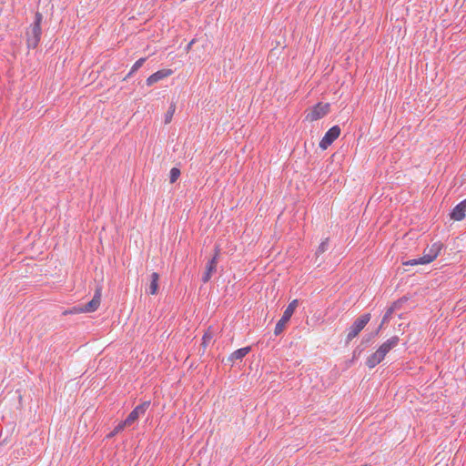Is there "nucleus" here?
Returning a JSON list of instances; mask_svg holds the SVG:
<instances>
[{
  "mask_svg": "<svg viewBox=\"0 0 466 466\" xmlns=\"http://www.w3.org/2000/svg\"><path fill=\"white\" fill-rule=\"evenodd\" d=\"M41 22H42V15L37 12L35 14L34 24L30 26L29 30L26 33L27 46L29 48H35L41 39V35H42Z\"/></svg>",
  "mask_w": 466,
  "mask_h": 466,
  "instance_id": "7ed1b4c3",
  "label": "nucleus"
},
{
  "mask_svg": "<svg viewBox=\"0 0 466 466\" xmlns=\"http://www.w3.org/2000/svg\"><path fill=\"white\" fill-rule=\"evenodd\" d=\"M150 405V401H144L140 405L137 406L124 420V424L131 426L134 424L140 416L144 415Z\"/></svg>",
  "mask_w": 466,
  "mask_h": 466,
  "instance_id": "6e6552de",
  "label": "nucleus"
},
{
  "mask_svg": "<svg viewBox=\"0 0 466 466\" xmlns=\"http://www.w3.org/2000/svg\"><path fill=\"white\" fill-rule=\"evenodd\" d=\"M250 350H251L250 347H244V348L235 350L229 356V360L235 361V360H242L250 351Z\"/></svg>",
  "mask_w": 466,
  "mask_h": 466,
  "instance_id": "4468645a",
  "label": "nucleus"
},
{
  "mask_svg": "<svg viewBox=\"0 0 466 466\" xmlns=\"http://www.w3.org/2000/svg\"><path fill=\"white\" fill-rule=\"evenodd\" d=\"M441 249V245L440 243H434L428 250H425L422 257L419 258L410 259L403 263L406 266H416V265H425L432 262L439 255Z\"/></svg>",
  "mask_w": 466,
  "mask_h": 466,
  "instance_id": "f03ea898",
  "label": "nucleus"
},
{
  "mask_svg": "<svg viewBox=\"0 0 466 466\" xmlns=\"http://www.w3.org/2000/svg\"><path fill=\"white\" fill-rule=\"evenodd\" d=\"M194 43H195V40H194V39H193V40H191V41L188 43L187 46V50H189V49L191 48V46H192V45H193Z\"/></svg>",
  "mask_w": 466,
  "mask_h": 466,
  "instance_id": "4be33fe9",
  "label": "nucleus"
},
{
  "mask_svg": "<svg viewBox=\"0 0 466 466\" xmlns=\"http://www.w3.org/2000/svg\"><path fill=\"white\" fill-rule=\"evenodd\" d=\"M339 134L340 128L338 126H334L331 128H329L320 140L319 147L322 149H326L339 137Z\"/></svg>",
  "mask_w": 466,
  "mask_h": 466,
  "instance_id": "1a4fd4ad",
  "label": "nucleus"
},
{
  "mask_svg": "<svg viewBox=\"0 0 466 466\" xmlns=\"http://www.w3.org/2000/svg\"><path fill=\"white\" fill-rule=\"evenodd\" d=\"M400 339L398 336H393L387 339L380 348L366 360V365L370 369H373L380 364L385 356L399 344Z\"/></svg>",
  "mask_w": 466,
  "mask_h": 466,
  "instance_id": "f257e3e1",
  "label": "nucleus"
},
{
  "mask_svg": "<svg viewBox=\"0 0 466 466\" xmlns=\"http://www.w3.org/2000/svg\"><path fill=\"white\" fill-rule=\"evenodd\" d=\"M172 74H173L172 69L166 68V69L158 70L156 73L149 76L147 78L146 83L148 86H151L154 84L159 82L160 80L171 76Z\"/></svg>",
  "mask_w": 466,
  "mask_h": 466,
  "instance_id": "9b49d317",
  "label": "nucleus"
},
{
  "mask_svg": "<svg viewBox=\"0 0 466 466\" xmlns=\"http://www.w3.org/2000/svg\"><path fill=\"white\" fill-rule=\"evenodd\" d=\"M329 103H318L307 114L306 119L313 122L325 116L329 111Z\"/></svg>",
  "mask_w": 466,
  "mask_h": 466,
  "instance_id": "0eeeda50",
  "label": "nucleus"
},
{
  "mask_svg": "<svg viewBox=\"0 0 466 466\" xmlns=\"http://www.w3.org/2000/svg\"><path fill=\"white\" fill-rule=\"evenodd\" d=\"M145 61H146V58H139L137 61H136V63L132 66L129 73L127 75V76L124 78V80L130 77L137 70H138L143 66Z\"/></svg>",
  "mask_w": 466,
  "mask_h": 466,
  "instance_id": "dca6fc26",
  "label": "nucleus"
},
{
  "mask_svg": "<svg viewBox=\"0 0 466 466\" xmlns=\"http://www.w3.org/2000/svg\"><path fill=\"white\" fill-rule=\"evenodd\" d=\"M158 281L159 275L157 272H153L150 276V283L148 287V293L151 295H155L158 291Z\"/></svg>",
  "mask_w": 466,
  "mask_h": 466,
  "instance_id": "ddd939ff",
  "label": "nucleus"
},
{
  "mask_svg": "<svg viewBox=\"0 0 466 466\" xmlns=\"http://www.w3.org/2000/svg\"><path fill=\"white\" fill-rule=\"evenodd\" d=\"M393 311H394V307L393 306L388 309V310L386 311L385 315L382 318V321H381L380 326L379 327L378 330L376 331V335L379 333V331L381 329L382 325L385 324L388 321V319H390V317L391 316Z\"/></svg>",
  "mask_w": 466,
  "mask_h": 466,
  "instance_id": "aec40b11",
  "label": "nucleus"
},
{
  "mask_svg": "<svg viewBox=\"0 0 466 466\" xmlns=\"http://www.w3.org/2000/svg\"><path fill=\"white\" fill-rule=\"evenodd\" d=\"M126 427H127V424H124V420L119 422L115 429L106 436L108 439L114 437L118 432L122 431Z\"/></svg>",
  "mask_w": 466,
  "mask_h": 466,
  "instance_id": "f3484780",
  "label": "nucleus"
},
{
  "mask_svg": "<svg viewBox=\"0 0 466 466\" xmlns=\"http://www.w3.org/2000/svg\"><path fill=\"white\" fill-rule=\"evenodd\" d=\"M175 110H176V106L174 104H172L168 110L167 111V113L165 114V123L166 124H168L171 122L172 118H173V116H174V113H175Z\"/></svg>",
  "mask_w": 466,
  "mask_h": 466,
  "instance_id": "a211bd4d",
  "label": "nucleus"
},
{
  "mask_svg": "<svg viewBox=\"0 0 466 466\" xmlns=\"http://www.w3.org/2000/svg\"><path fill=\"white\" fill-rule=\"evenodd\" d=\"M298 305H299L298 299H293L288 305V307L284 310V313H283L281 319L276 324L275 330H274V333L276 335H279L283 331L286 324L290 319V318L293 315V313H294L296 308L298 307Z\"/></svg>",
  "mask_w": 466,
  "mask_h": 466,
  "instance_id": "20e7f679",
  "label": "nucleus"
},
{
  "mask_svg": "<svg viewBox=\"0 0 466 466\" xmlns=\"http://www.w3.org/2000/svg\"><path fill=\"white\" fill-rule=\"evenodd\" d=\"M219 256V248L218 247L216 248L215 254L213 258L208 262L206 266V270L202 276V281L204 283H207L210 280L212 275L217 270V265H218V258Z\"/></svg>",
  "mask_w": 466,
  "mask_h": 466,
  "instance_id": "9d476101",
  "label": "nucleus"
},
{
  "mask_svg": "<svg viewBox=\"0 0 466 466\" xmlns=\"http://www.w3.org/2000/svg\"><path fill=\"white\" fill-rule=\"evenodd\" d=\"M180 174V170L177 167H172L169 174L170 183H175L178 179Z\"/></svg>",
  "mask_w": 466,
  "mask_h": 466,
  "instance_id": "6ab92c4d",
  "label": "nucleus"
},
{
  "mask_svg": "<svg viewBox=\"0 0 466 466\" xmlns=\"http://www.w3.org/2000/svg\"><path fill=\"white\" fill-rule=\"evenodd\" d=\"M465 215H466V209L464 207H461V204L459 203L458 205L455 206V208L452 209L451 213V218L453 219V220H456V221H461L464 218H465Z\"/></svg>",
  "mask_w": 466,
  "mask_h": 466,
  "instance_id": "f8f14e48",
  "label": "nucleus"
},
{
  "mask_svg": "<svg viewBox=\"0 0 466 466\" xmlns=\"http://www.w3.org/2000/svg\"><path fill=\"white\" fill-rule=\"evenodd\" d=\"M101 296H102L101 288H97L96 289L93 299L88 303H86L84 307H81V308H74L69 312L70 313H82V312L96 311L100 305Z\"/></svg>",
  "mask_w": 466,
  "mask_h": 466,
  "instance_id": "39448f33",
  "label": "nucleus"
},
{
  "mask_svg": "<svg viewBox=\"0 0 466 466\" xmlns=\"http://www.w3.org/2000/svg\"><path fill=\"white\" fill-rule=\"evenodd\" d=\"M328 247H329V239L326 238L318 247V248L316 250V254L319 256V255L324 253L328 249Z\"/></svg>",
  "mask_w": 466,
  "mask_h": 466,
  "instance_id": "412c9836",
  "label": "nucleus"
},
{
  "mask_svg": "<svg viewBox=\"0 0 466 466\" xmlns=\"http://www.w3.org/2000/svg\"><path fill=\"white\" fill-rule=\"evenodd\" d=\"M460 204L461 207H464L466 209V198L464 200H462L461 202H460Z\"/></svg>",
  "mask_w": 466,
  "mask_h": 466,
  "instance_id": "5701e85b",
  "label": "nucleus"
},
{
  "mask_svg": "<svg viewBox=\"0 0 466 466\" xmlns=\"http://www.w3.org/2000/svg\"><path fill=\"white\" fill-rule=\"evenodd\" d=\"M213 338L214 331L212 330L211 328H208L202 337V346L204 348H207L211 343Z\"/></svg>",
  "mask_w": 466,
  "mask_h": 466,
  "instance_id": "2eb2a0df",
  "label": "nucleus"
},
{
  "mask_svg": "<svg viewBox=\"0 0 466 466\" xmlns=\"http://www.w3.org/2000/svg\"><path fill=\"white\" fill-rule=\"evenodd\" d=\"M370 320V314L367 313L360 318H358L351 327L350 328L349 333L347 335V340L350 341L355 337L359 335V333L364 329V327L368 324V322Z\"/></svg>",
  "mask_w": 466,
  "mask_h": 466,
  "instance_id": "423d86ee",
  "label": "nucleus"
}]
</instances>
